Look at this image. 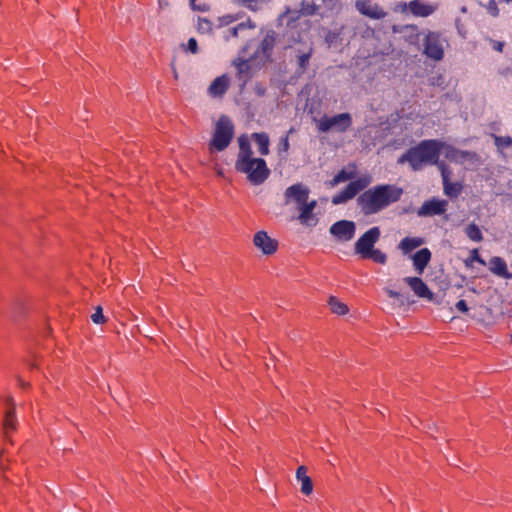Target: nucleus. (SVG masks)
<instances>
[{
  "instance_id": "nucleus-30",
  "label": "nucleus",
  "mask_w": 512,
  "mask_h": 512,
  "mask_svg": "<svg viewBox=\"0 0 512 512\" xmlns=\"http://www.w3.org/2000/svg\"><path fill=\"white\" fill-rule=\"evenodd\" d=\"M354 177L353 172H347L345 169H341L334 177L333 179L328 183L330 187H334L338 185L339 183L345 182L347 180H350Z\"/></svg>"
},
{
  "instance_id": "nucleus-17",
  "label": "nucleus",
  "mask_w": 512,
  "mask_h": 512,
  "mask_svg": "<svg viewBox=\"0 0 512 512\" xmlns=\"http://www.w3.org/2000/svg\"><path fill=\"white\" fill-rule=\"evenodd\" d=\"M230 80L226 74L215 78L208 88V92L213 97L223 96L229 88Z\"/></svg>"
},
{
  "instance_id": "nucleus-16",
  "label": "nucleus",
  "mask_w": 512,
  "mask_h": 512,
  "mask_svg": "<svg viewBox=\"0 0 512 512\" xmlns=\"http://www.w3.org/2000/svg\"><path fill=\"white\" fill-rule=\"evenodd\" d=\"M404 282L410 286L413 292L421 298L432 299L433 293L428 288L427 284L419 277H405Z\"/></svg>"
},
{
  "instance_id": "nucleus-2",
  "label": "nucleus",
  "mask_w": 512,
  "mask_h": 512,
  "mask_svg": "<svg viewBox=\"0 0 512 512\" xmlns=\"http://www.w3.org/2000/svg\"><path fill=\"white\" fill-rule=\"evenodd\" d=\"M403 189L394 184H380L360 194L357 204L365 215L376 214L400 200Z\"/></svg>"
},
{
  "instance_id": "nucleus-33",
  "label": "nucleus",
  "mask_w": 512,
  "mask_h": 512,
  "mask_svg": "<svg viewBox=\"0 0 512 512\" xmlns=\"http://www.w3.org/2000/svg\"><path fill=\"white\" fill-rule=\"evenodd\" d=\"M319 6L307 1L301 2L300 13L305 16H312L318 12Z\"/></svg>"
},
{
  "instance_id": "nucleus-4",
  "label": "nucleus",
  "mask_w": 512,
  "mask_h": 512,
  "mask_svg": "<svg viewBox=\"0 0 512 512\" xmlns=\"http://www.w3.org/2000/svg\"><path fill=\"white\" fill-rule=\"evenodd\" d=\"M381 232L379 227L375 226L368 229L354 245L355 254L362 259H371L378 264H386L387 255L379 249L374 248L380 238Z\"/></svg>"
},
{
  "instance_id": "nucleus-44",
  "label": "nucleus",
  "mask_w": 512,
  "mask_h": 512,
  "mask_svg": "<svg viewBox=\"0 0 512 512\" xmlns=\"http://www.w3.org/2000/svg\"><path fill=\"white\" fill-rule=\"evenodd\" d=\"M254 90L258 96H264L266 93V89L261 85H256Z\"/></svg>"
},
{
  "instance_id": "nucleus-14",
  "label": "nucleus",
  "mask_w": 512,
  "mask_h": 512,
  "mask_svg": "<svg viewBox=\"0 0 512 512\" xmlns=\"http://www.w3.org/2000/svg\"><path fill=\"white\" fill-rule=\"evenodd\" d=\"M445 157L455 163L463 164L465 161H473L477 159V154L471 151H463L451 145L444 143Z\"/></svg>"
},
{
  "instance_id": "nucleus-47",
  "label": "nucleus",
  "mask_w": 512,
  "mask_h": 512,
  "mask_svg": "<svg viewBox=\"0 0 512 512\" xmlns=\"http://www.w3.org/2000/svg\"><path fill=\"white\" fill-rule=\"evenodd\" d=\"M190 4H191V6H192V8H193L194 10H198V11H202V12H204V11H206V10H207L206 6H203V7H200V6H199V7H196V5H195V0H190Z\"/></svg>"
},
{
  "instance_id": "nucleus-43",
  "label": "nucleus",
  "mask_w": 512,
  "mask_h": 512,
  "mask_svg": "<svg viewBox=\"0 0 512 512\" xmlns=\"http://www.w3.org/2000/svg\"><path fill=\"white\" fill-rule=\"evenodd\" d=\"M385 292L386 294L390 297V298H396V299H399L401 297V294L397 291H394L392 289H389V288H386L385 289Z\"/></svg>"
},
{
  "instance_id": "nucleus-49",
  "label": "nucleus",
  "mask_w": 512,
  "mask_h": 512,
  "mask_svg": "<svg viewBox=\"0 0 512 512\" xmlns=\"http://www.w3.org/2000/svg\"><path fill=\"white\" fill-rule=\"evenodd\" d=\"M225 19H228L225 23H229V22L233 21V18L230 17V16H227V17L223 18V20H225Z\"/></svg>"
},
{
  "instance_id": "nucleus-23",
  "label": "nucleus",
  "mask_w": 512,
  "mask_h": 512,
  "mask_svg": "<svg viewBox=\"0 0 512 512\" xmlns=\"http://www.w3.org/2000/svg\"><path fill=\"white\" fill-rule=\"evenodd\" d=\"M252 139L255 141L256 145L258 146V152L266 156L269 154V144L270 139L266 132H256L252 134Z\"/></svg>"
},
{
  "instance_id": "nucleus-24",
  "label": "nucleus",
  "mask_w": 512,
  "mask_h": 512,
  "mask_svg": "<svg viewBox=\"0 0 512 512\" xmlns=\"http://www.w3.org/2000/svg\"><path fill=\"white\" fill-rule=\"evenodd\" d=\"M424 243L423 238L420 237H405L399 243V249L408 254L414 249L420 247Z\"/></svg>"
},
{
  "instance_id": "nucleus-13",
  "label": "nucleus",
  "mask_w": 512,
  "mask_h": 512,
  "mask_svg": "<svg viewBox=\"0 0 512 512\" xmlns=\"http://www.w3.org/2000/svg\"><path fill=\"white\" fill-rule=\"evenodd\" d=\"M357 11L371 19H382L386 16V12L377 4H373L370 0H357L355 2Z\"/></svg>"
},
{
  "instance_id": "nucleus-42",
  "label": "nucleus",
  "mask_w": 512,
  "mask_h": 512,
  "mask_svg": "<svg viewBox=\"0 0 512 512\" xmlns=\"http://www.w3.org/2000/svg\"><path fill=\"white\" fill-rule=\"evenodd\" d=\"M472 260L474 261H477L478 263H480L481 265H485V261L480 257L478 251L476 249H474L472 251V256H471Z\"/></svg>"
},
{
  "instance_id": "nucleus-22",
  "label": "nucleus",
  "mask_w": 512,
  "mask_h": 512,
  "mask_svg": "<svg viewBox=\"0 0 512 512\" xmlns=\"http://www.w3.org/2000/svg\"><path fill=\"white\" fill-rule=\"evenodd\" d=\"M276 38H277V34L275 31H268L267 34L265 35V37L262 39L261 43H260V46H259V50L262 52V54L269 58L272 51H273V48L276 44Z\"/></svg>"
},
{
  "instance_id": "nucleus-28",
  "label": "nucleus",
  "mask_w": 512,
  "mask_h": 512,
  "mask_svg": "<svg viewBox=\"0 0 512 512\" xmlns=\"http://www.w3.org/2000/svg\"><path fill=\"white\" fill-rule=\"evenodd\" d=\"M328 305L331 311L337 315H345L349 311L348 306L334 296L329 298Z\"/></svg>"
},
{
  "instance_id": "nucleus-20",
  "label": "nucleus",
  "mask_w": 512,
  "mask_h": 512,
  "mask_svg": "<svg viewBox=\"0 0 512 512\" xmlns=\"http://www.w3.org/2000/svg\"><path fill=\"white\" fill-rule=\"evenodd\" d=\"M307 469L305 466H299L296 470V479L301 484V492L304 495H310L313 492V483L311 478L306 474Z\"/></svg>"
},
{
  "instance_id": "nucleus-40",
  "label": "nucleus",
  "mask_w": 512,
  "mask_h": 512,
  "mask_svg": "<svg viewBox=\"0 0 512 512\" xmlns=\"http://www.w3.org/2000/svg\"><path fill=\"white\" fill-rule=\"evenodd\" d=\"M455 306L457 310H459L462 313H466L468 311V306L465 300H459Z\"/></svg>"
},
{
  "instance_id": "nucleus-53",
  "label": "nucleus",
  "mask_w": 512,
  "mask_h": 512,
  "mask_svg": "<svg viewBox=\"0 0 512 512\" xmlns=\"http://www.w3.org/2000/svg\"><path fill=\"white\" fill-rule=\"evenodd\" d=\"M510 339H511V341H512V332H511V335H510Z\"/></svg>"
},
{
  "instance_id": "nucleus-37",
  "label": "nucleus",
  "mask_w": 512,
  "mask_h": 512,
  "mask_svg": "<svg viewBox=\"0 0 512 512\" xmlns=\"http://www.w3.org/2000/svg\"><path fill=\"white\" fill-rule=\"evenodd\" d=\"M294 129L291 128L288 131V134L280 139L279 142V153H287L290 145H289V134L293 133Z\"/></svg>"
},
{
  "instance_id": "nucleus-34",
  "label": "nucleus",
  "mask_w": 512,
  "mask_h": 512,
  "mask_svg": "<svg viewBox=\"0 0 512 512\" xmlns=\"http://www.w3.org/2000/svg\"><path fill=\"white\" fill-rule=\"evenodd\" d=\"M440 170L441 177H442V183L450 181L452 176V171L449 168L447 164H445L443 161L437 160V163L435 164Z\"/></svg>"
},
{
  "instance_id": "nucleus-5",
  "label": "nucleus",
  "mask_w": 512,
  "mask_h": 512,
  "mask_svg": "<svg viewBox=\"0 0 512 512\" xmlns=\"http://www.w3.org/2000/svg\"><path fill=\"white\" fill-rule=\"evenodd\" d=\"M234 136V125L226 115H221L216 123L210 145L217 151L225 150Z\"/></svg>"
},
{
  "instance_id": "nucleus-50",
  "label": "nucleus",
  "mask_w": 512,
  "mask_h": 512,
  "mask_svg": "<svg viewBox=\"0 0 512 512\" xmlns=\"http://www.w3.org/2000/svg\"><path fill=\"white\" fill-rule=\"evenodd\" d=\"M203 23L207 26V28H210V22L208 20H204Z\"/></svg>"
},
{
  "instance_id": "nucleus-15",
  "label": "nucleus",
  "mask_w": 512,
  "mask_h": 512,
  "mask_svg": "<svg viewBox=\"0 0 512 512\" xmlns=\"http://www.w3.org/2000/svg\"><path fill=\"white\" fill-rule=\"evenodd\" d=\"M409 9L412 15L416 17H428L432 15L436 7L432 4H427L422 2L421 0H412L408 4H403V10Z\"/></svg>"
},
{
  "instance_id": "nucleus-3",
  "label": "nucleus",
  "mask_w": 512,
  "mask_h": 512,
  "mask_svg": "<svg viewBox=\"0 0 512 512\" xmlns=\"http://www.w3.org/2000/svg\"><path fill=\"white\" fill-rule=\"evenodd\" d=\"M444 148V142L437 139L420 141L402 154L397 163H408L413 171H420L427 165H434Z\"/></svg>"
},
{
  "instance_id": "nucleus-19",
  "label": "nucleus",
  "mask_w": 512,
  "mask_h": 512,
  "mask_svg": "<svg viewBox=\"0 0 512 512\" xmlns=\"http://www.w3.org/2000/svg\"><path fill=\"white\" fill-rule=\"evenodd\" d=\"M431 251L428 248H422L412 256L415 270L422 274L431 260Z\"/></svg>"
},
{
  "instance_id": "nucleus-46",
  "label": "nucleus",
  "mask_w": 512,
  "mask_h": 512,
  "mask_svg": "<svg viewBox=\"0 0 512 512\" xmlns=\"http://www.w3.org/2000/svg\"><path fill=\"white\" fill-rule=\"evenodd\" d=\"M169 1L168 0H158V6L160 9H165L169 7Z\"/></svg>"
},
{
  "instance_id": "nucleus-45",
  "label": "nucleus",
  "mask_w": 512,
  "mask_h": 512,
  "mask_svg": "<svg viewBox=\"0 0 512 512\" xmlns=\"http://www.w3.org/2000/svg\"><path fill=\"white\" fill-rule=\"evenodd\" d=\"M316 204L317 203L315 200H312L311 202H308V200H306V202L302 203L301 205H304L305 207L313 211L316 207Z\"/></svg>"
},
{
  "instance_id": "nucleus-27",
  "label": "nucleus",
  "mask_w": 512,
  "mask_h": 512,
  "mask_svg": "<svg viewBox=\"0 0 512 512\" xmlns=\"http://www.w3.org/2000/svg\"><path fill=\"white\" fill-rule=\"evenodd\" d=\"M462 184L459 182L447 181L443 183L444 194L450 198H456L462 191Z\"/></svg>"
},
{
  "instance_id": "nucleus-39",
  "label": "nucleus",
  "mask_w": 512,
  "mask_h": 512,
  "mask_svg": "<svg viewBox=\"0 0 512 512\" xmlns=\"http://www.w3.org/2000/svg\"><path fill=\"white\" fill-rule=\"evenodd\" d=\"M187 49L193 54L198 52V44L195 38H190L188 40Z\"/></svg>"
},
{
  "instance_id": "nucleus-41",
  "label": "nucleus",
  "mask_w": 512,
  "mask_h": 512,
  "mask_svg": "<svg viewBox=\"0 0 512 512\" xmlns=\"http://www.w3.org/2000/svg\"><path fill=\"white\" fill-rule=\"evenodd\" d=\"M489 12L491 15L493 16H497L498 15V8H497V5H496V2L494 0L490 1L489 2Z\"/></svg>"
},
{
  "instance_id": "nucleus-21",
  "label": "nucleus",
  "mask_w": 512,
  "mask_h": 512,
  "mask_svg": "<svg viewBox=\"0 0 512 512\" xmlns=\"http://www.w3.org/2000/svg\"><path fill=\"white\" fill-rule=\"evenodd\" d=\"M233 64L237 69V76L239 80H242L243 83H246L252 77L249 60L237 58L234 60Z\"/></svg>"
},
{
  "instance_id": "nucleus-9",
  "label": "nucleus",
  "mask_w": 512,
  "mask_h": 512,
  "mask_svg": "<svg viewBox=\"0 0 512 512\" xmlns=\"http://www.w3.org/2000/svg\"><path fill=\"white\" fill-rule=\"evenodd\" d=\"M330 233L340 242H348L353 239L356 225L353 221L340 220L332 224Z\"/></svg>"
},
{
  "instance_id": "nucleus-52",
  "label": "nucleus",
  "mask_w": 512,
  "mask_h": 512,
  "mask_svg": "<svg viewBox=\"0 0 512 512\" xmlns=\"http://www.w3.org/2000/svg\"><path fill=\"white\" fill-rule=\"evenodd\" d=\"M20 384H21V386H22V387H26V386H28V384H27V383H25V382H23V381H21V382H20Z\"/></svg>"
},
{
  "instance_id": "nucleus-10",
  "label": "nucleus",
  "mask_w": 512,
  "mask_h": 512,
  "mask_svg": "<svg viewBox=\"0 0 512 512\" xmlns=\"http://www.w3.org/2000/svg\"><path fill=\"white\" fill-rule=\"evenodd\" d=\"M447 206L448 202L446 200L432 198L423 202L417 211V215L420 217L442 215L446 212Z\"/></svg>"
},
{
  "instance_id": "nucleus-36",
  "label": "nucleus",
  "mask_w": 512,
  "mask_h": 512,
  "mask_svg": "<svg viewBox=\"0 0 512 512\" xmlns=\"http://www.w3.org/2000/svg\"><path fill=\"white\" fill-rule=\"evenodd\" d=\"M298 209L300 210L299 220L301 221V223L309 225V221L313 217V215H312L313 211L308 209L304 205H299Z\"/></svg>"
},
{
  "instance_id": "nucleus-25",
  "label": "nucleus",
  "mask_w": 512,
  "mask_h": 512,
  "mask_svg": "<svg viewBox=\"0 0 512 512\" xmlns=\"http://www.w3.org/2000/svg\"><path fill=\"white\" fill-rule=\"evenodd\" d=\"M312 53H313V48L311 46L307 47L303 51L302 50L297 51L296 57H297V61H298V68L301 72L306 70Z\"/></svg>"
},
{
  "instance_id": "nucleus-29",
  "label": "nucleus",
  "mask_w": 512,
  "mask_h": 512,
  "mask_svg": "<svg viewBox=\"0 0 512 512\" xmlns=\"http://www.w3.org/2000/svg\"><path fill=\"white\" fill-rule=\"evenodd\" d=\"M466 236L474 241V242H480L483 239L482 232L480 228L475 223H470L466 229H465Z\"/></svg>"
},
{
  "instance_id": "nucleus-1",
  "label": "nucleus",
  "mask_w": 512,
  "mask_h": 512,
  "mask_svg": "<svg viewBox=\"0 0 512 512\" xmlns=\"http://www.w3.org/2000/svg\"><path fill=\"white\" fill-rule=\"evenodd\" d=\"M239 151L235 162V170L245 174L247 180L253 185L263 184L270 176L271 171L263 158L253 156L251 144L247 136L238 138Z\"/></svg>"
},
{
  "instance_id": "nucleus-12",
  "label": "nucleus",
  "mask_w": 512,
  "mask_h": 512,
  "mask_svg": "<svg viewBox=\"0 0 512 512\" xmlns=\"http://www.w3.org/2000/svg\"><path fill=\"white\" fill-rule=\"evenodd\" d=\"M253 243L265 255L275 253L278 247V242L271 238L265 231L257 232L254 235Z\"/></svg>"
},
{
  "instance_id": "nucleus-7",
  "label": "nucleus",
  "mask_w": 512,
  "mask_h": 512,
  "mask_svg": "<svg viewBox=\"0 0 512 512\" xmlns=\"http://www.w3.org/2000/svg\"><path fill=\"white\" fill-rule=\"evenodd\" d=\"M445 39L440 33L429 31L423 42V54L434 61H441L444 57Z\"/></svg>"
},
{
  "instance_id": "nucleus-35",
  "label": "nucleus",
  "mask_w": 512,
  "mask_h": 512,
  "mask_svg": "<svg viewBox=\"0 0 512 512\" xmlns=\"http://www.w3.org/2000/svg\"><path fill=\"white\" fill-rule=\"evenodd\" d=\"M495 146L498 149H504L512 145V138L510 136H497L493 135Z\"/></svg>"
},
{
  "instance_id": "nucleus-51",
  "label": "nucleus",
  "mask_w": 512,
  "mask_h": 512,
  "mask_svg": "<svg viewBox=\"0 0 512 512\" xmlns=\"http://www.w3.org/2000/svg\"><path fill=\"white\" fill-rule=\"evenodd\" d=\"M289 12H290V10H289V9H287V10H286V12H285V13H283L280 17L282 18V17L286 16Z\"/></svg>"
},
{
  "instance_id": "nucleus-8",
  "label": "nucleus",
  "mask_w": 512,
  "mask_h": 512,
  "mask_svg": "<svg viewBox=\"0 0 512 512\" xmlns=\"http://www.w3.org/2000/svg\"><path fill=\"white\" fill-rule=\"evenodd\" d=\"M370 181L367 178H358L351 181L345 189L338 192L332 197V204L339 205L346 203L348 200L353 199L360 191L369 185Z\"/></svg>"
},
{
  "instance_id": "nucleus-32",
  "label": "nucleus",
  "mask_w": 512,
  "mask_h": 512,
  "mask_svg": "<svg viewBox=\"0 0 512 512\" xmlns=\"http://www.w3.org/2000/svg\"><path fill=\"white\" fill-rule=\"evenodd\" d=\"M237 3L245 6L252 11H258L264 4L269 3L271 0H235Z\"/></svg>"
},
{
  "instance_id": "nucleus-48",
  "label": "nucleus",
  "mask_w": 512,
  "mask_h": 512,
  "mask_svg": "<svg viewBox=\"0 0 512 512\" xmlns=\"http://www.w3.org/2000/svg\"><path fill=\"white\" fill-rule=\"evenodd\" d=\"M502 48H503V43H501V42H498L497 45L495 46V49L500 52L502 51Z\"/></svg>"
},
{
  "instance_id": "nucleus-6",
  "label": "nucleus",
  "mask_w": 512,
  "mask_h": 512,
  "mask_svg": "<svg viewBox=\"0 0 512 512\" xmlns=\"http://www.w3.org/2000/svg\"><path fill=\"white\" fill-rule=\"evenodd\" d=\"M352 122L351 114L344 112L334 116L324 115L316 121V126L320 133H345L352 126Z\"/></svg>"
},
{
  "instance_id": "nucleus-11",
  "label": "nucleus",
  "mask_w": 512,
  "mask_h": 512,
  "mask_svg": "<svg viewBox=\"0 0 512 512\" xmlns=\"http://www.w3.org/2000/svg\"><path fill=\"white\" fill-rule=\"evenodd\" d=\"M309 197V189L302 183L289 186L284 192L285 204L295 202L298 206L306 202Z\"/></svg>"
},
{
  "instance_id": "nucleus-26",
  "label": "nucleus",
  "mask_w": 512,
  "mask_h": 512,
  "mask_svg": "<svg viewBox=\"0 0 512 512\" xmlns=\"http://www.w3.org/2000/svg\"><path fill=\"white\" fill-rule=\"evenodd\" d=\"M254 28H255V25L250 20H248L246 22H241L238 25L230 28L227 31V34L224 36V38L226 41H228L231 37H238L240 32H242L244 30H248V29H254Z\"/></svg>"
},
{
  "instance_id": "nucleus-18",
  "label": "nucleus",
  "mask_w": 512,
  "mask_h": 512,
  "mask_svg": "<svg viewBox=\"0 0 512 512\" xmlns=\"http://www.w3.org/2000/svg\"><path fill=\"white\" fill-rule=\"evenodd\" d=\"M489 270L496 276L504 279H511L512 273L508 271L507 264L504 259L494 256L489 261Z\"/></svg>"
},
{
  "instance_id": "nucleus-31",
  "label": "nucleus",
  "mask_w": 512,
  "mask_h": 512,
  "mask_svg": "<svg viewBox=\"0 0 512 512\" xmlns=\"http://www.w3.org/2000/svg\"><path fill=\"white\" fill-rule=\"evenodd\" d=\"M3 426H4V431H5L6 435H8V433L10 431L15 430V428H16V417H15L13 409L8 410L6 412L5 418H4V422H3Z\"/></svg>"
},
{
  "instance_id": "nucleus-38",
  "label": "nucleus",
  "mask_w": 512,
  "mask_h": 512,
  "mask_svg": "<svg viewBox=\"0 0 512 512\" xmlns=\"http://www.w3.org/2000/svg\"><path fill=\"white\" fill-rule=\"evenodd\" d=\"M91 319L95 324H102L106 321L100 306L96 307L95 312L91 315Z\"/></svg>"
}]
</instances>
